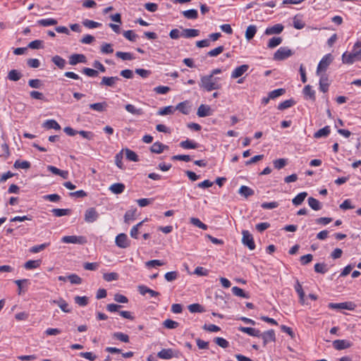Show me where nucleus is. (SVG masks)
Listing matches in <instances>:
<instances>
[{
  "mask_svg": "<svg viewBox=\"0 0 361 361\" xmlns=\"http://www.w3.org/2000/svg\"><path fill=\"white\" fill-rule=\"evenodd\" d=\"M27 48L32 49H39L44 48V42L42 40L36 39L34 41L30 42L28 45Z\"/></svg>",
  "mask_w": 361,
  "mask_h": 361,
  "instance_id": "nucleus-44",
  "label": "nucleus"
},
{
  "mask_svg": "<svg viewBox=\"0 0 361 361\" xmlns=\"http://www.w3.org/2000/svg\"><path fill=\"white\" fill-rule=\"evenodd\" d=\"M293 54V51L286 47H280L274 55L275 61H283L291 56Z\"/></svg>",
  "mask_w": 361,
  "mask_h": 361,
  "instance_id": "nucleus-2",
  "label": "nucleus"
},
{
  "mask_svg": "<svg viewBox=\"0 0 361 361\" xmlns=\"http://www.w3.org/2000/svg\"><path fill=\"white\" fill-rule=\"evenodd\" d=\"M183 16L188 19H196L198 16L197 10L190 9L183 12Z\"/></svg>",
  "mask_w": 361,
  "mask_h": 361,
  "instance_id": "nucleus-56",
  "label": "nucleus"
},
{
  "mask_svg": "<svg viewBox=\"0 0 361 361\" xmlns=\"http://www.w3.org/2000/svg\"><path fill=\"white\" fill-rule=\"evenodd\" d=\"M41 264V260H28L26 262L23 267L25 269L30 270L38 268Z\"/></svg>",
  "mask_w": 361,
  "mask_h": 361,
  "instance_id": "nucleus-31",
  "label": "nucleus"
},
{
  "mask_svg": "<svg viewBox=\"0 0 361 361\" xmlns=\"http://www.w3.org/2000/svg\"><path fill=\"white\" fill-rule=\"evenodd\" d=\"M238 193L244 197L245 198H247L250 196H252L255 194L254 190L246 185H242L238 190Z\"/></svg>",
  "mask_w": 361,
  "mask_h": 361,
  "instance_id": "nucleus-24",
  "label": "nucleus"
},
{
  "mask_svg": "<svg viewBox=\"0 0 361 361\" xmlns=\"http://www.w3.org/2000/svg\"><path fill=\"white\" fill-rule=\"evenodd\" d=\"M333 58L331 54H326L319 61L317 68V75H319L322 72L326 71L328 66L332 62Z\"/></svg>",
  "mask_w": 361,
  "mask_h": 361,
  "instance_id": "nucleus-3",
  "label": "nucleus"
},
{
  "mask_svg": "<svg viewBox=\"0 0 361 361\" xmlns=\"http://www.w3.org/2000/svg\"><path fill=\"white\" fill-rule=\"evenodd\" d=\"M175 111V108L172 106H165L162 109H160L157 113L158 115L165 116L169 114H172Z\"/></svg>",
  "mask_w": 361,
  "mask_h": 361,
  "instance_id": "nucleus-54",
  "label": "nucleus"
},
{
  "mask_svg": "<svg viewBox=\"0 0 361 361\" xmlns=\"http://www.w3.org/2000/svg\"><path fill=\"white\" fill-rule=\"evenodd\" d=\"M50 302L57 305L63 312L68 313L71 311V309L68 308V304L61 298L59 300H53Z\"/></svg>",
  "mask_w": 361,
  "mask_h": 361,
  "instance_id": "nucleus-19",
  "label": "nucleus"
},
{
  "mask_svg": "<svg viewBox=\"0 0 361 361\" xmlns=\"http://www.w3.org/2000/svg\"><path fill=\"white\" fill-rule=\"evenodd\" d=\"M333 347L337 350H341L350 348L353 345V343L345 339L335 340L333 341Z\"/></svg>",
  "mask_w": 361,
  "mask_h": 361,
  "instance_id": "nucleus-9",
  "label": "nucleus"
},
{
  "mask_svg": "<svg viewBox=\"0 0 361 361\" xmlns=\"http://www.w3.org/2000/svg\"><path fill=\"white\" fill-rule=\"evenodd\" d=\"M103 279L108 282L116 281L118 279V274L116 272L106 273L104 274Z\"/></svg>",
  "mask_w": 361,
  "mask_h": 361,
  "instance_id": "nucleus-63",
  "label": "nucleus"
},
{
  "mask_svg": "<svg viewBox=\"0 0 361 361\" xmlns=\"http://www.w3.org/2000/svg\"><path fill=\"white\" fill-rule=\"evenodd\" d=\"M78 63H86V56L82 54H72L69 58V63L75 66Z\"/></svg>",
  "mask_w": 361,
  "mask_h": 361,
  "instance_id": "nucleus-16",
  "label": "nucleus"
},
{
  "mask_svg": "<svg viewBox=\"0 0 361 361\" xmlns=\"http://www.w3.org/2000/svg\"><path fill=\"white\" fill-rule=\"evenodd\" d=\"M188 310L191 313H196V312L201 313V312H204L205 311L204 307L198 303L191 304V305H188Z\"/></svg>",
  "mask_w": 361,
  "mask_h": 361,
  "instance_id": "nucleus-38",
  "label": "nucleus"
},
{
  "mask_svg": "<svg viewBox=\"0 0 361 361\" xmlns=\"http://www.w3.org/2000/svg\"><path fill=\"white\" fill-rule=\"evenodd\" d=\"M249 69V66L247 64H243L240 66L236 67L231 73V78L235 79L242 76L245 72H247Z\"/></svg>",
  "mask_w": 361,
  "mask_h": 361,
  "instance_id": "nucleus-11",
  "label": "nucleus"
},
{
  "mask_svg": "<svg viewBox=\"0 0 361 361\" xmlns=\"http://www.w3.org/2000/svg\"><path fill=\"white\" fill-rule=\"evenodd\" d=\"M28 85L32 88L39 89L43 86V82L39 79H30L28 80Z\"/></svg>",
  "mask_w": 361,
  "mask_h": 361,
  "instance_id": "nucleus-58",
  "label": "nucleus"
},
{
  "mask_svg": "<svg viewBox=\"0 0 361 361\" xmlns=\"http://www.w3.org/2000/svg\"><path fill=\"white\" fill-rule=\"evenodd\" d=\"M218 78H212V75H203L200 78L199 85L200 88L207 92L219 90L221 87V85L218 82Z\"/></svg>",
  "mask_w": 361,
  "mask_h": 361,
  "instance_id": "nucleus-1",
  "label": "nucleus"
},
{
  "mask_svg": "<svg viewBox=\"0 0 361 361\" xmlns=\"http://www.w3.org/2000/svg\"><path fill=\"white\" fill-rule=\"evenodd\" d=\"M43 127L47 129L60 130V125L54 119H49L43 123Z\"/></svg>",
  "mask_w": 361,
  "mask_h": 361,
  "instance_id": "nucleus-29",
  "label": "nucleus"
},
{
  "mask_svg": "<svg viewBox=\"0 0 361 361\" xmlns=\"http://www.w3.org/2000/svg\"><path fill=\"white\" fill-rule=\"evenodd\" d=\"M116 246L120 248H127L130 245V241L126 233L118 234L115 239Z\"/></svg>",
  "mask_w": 361,
  "mask_h": 361,
  "instance_id": "nucleus-7",
  "label": "nucleus"
},
{
  "mask_svg": "<svg viewBox=\"0 0 361 361\" xmlns=\"http://www.w3.org/2000/svg\"><path fill=\"white\" fill-rule=\"evenodd\" d=\"M197 114L199 117H206L211 115L210 106L205 104H201L197 109Z\"/></svg>",
  "mask_w": 361,
  "mask_h": 361,
  "instance_id": "nucleus-21",
  "label": "nucleus"
},
{
  "mask_svg": "<svg viewBox=\"0 0 361 361\" xmlns=\"http://www.w3.org/2000/svg\"><path fill=\"white\" fill-rule=\"evenodd\" d=\"M52 62L59 68L63 69L66 66V60L60 56L56 55L51 59Z\"/></svg>",
  "mask_w": 361,
  "mask_h": 361,
  "instance_id": "nucleus-34",
  "label": "nucleus"
},
{
  "mask_svg": "<svg viewBox=\"0 0 361 361\" xmlns=\"http://www.w3.org/2000/svg\"><path fill=\"white\" fill-rule=\"evenodd\" d=\"M180 147L183 149H196L198 147V144L192 140L187 139L180 142Z\"/></svg>",
  "mask_w": 361,
  "mask_h": 361,
  "instance_id": "nucleus-28",
  "label": "nucleus"
},
{
  "mask_svg": "<svg viewBox=\"0 0 361 361\" xmlns=\"http://www.w3.org/2000/svg\"><path fill=\"white\" fill-rule=\"evenodd\" d=\"M200 30L196 29H184L181 33V36L185 38H191L198 36Z\"/></svg>",
  "mask_w": 361,
  "mask_h": 361,
  "instance_id": "nucleus-27",
  "label": "nucleus"
},
{
  "mask_svg": "<svg viewBox=\"0 0 361 361\" xmlns=\"http://www.w3.org/2000/svg\"><path fill=\"white\" fill-rule=\"evenodd\" d=\"M319 90L322 92H326L329 90V83L328 76L326 74H320Z\"/></svg>",
  "mask_w": 361,
  "mask_h": 361,
  "instance_id": "nucleus-17",
  "label": "nucleus"
},
{
  "mask_svg": "<svg viewBox=\"0 0 361 361\" xmlns=\"http://www.w3.org/2000/svg\"><path fill=\"white\" fill-rule=\"evenodd\" d=\"M330 133V128L329 126H326L319 130H317L314 135V137L316 138H320L322 137H326Z\"/></svg>",
  "mask_w": 361,
  "mask_h": 361,
  "instance_id": "nucleus-35",
  "label": "nucleus"
},
{
  "mask_svg": "<svg viewBox=\"0 0 361 361\" xmlns=\"http://www.w3.org/2000/svg\"><path fill=\"white\" fill-rule=\"evenodd\" d=\"M351 302H341V303H333L331 302L328 305V307L332 310H349L353 309Z\"/></svg>",
  "mask_w": 361,
  "mask_h": 361,
  "instance_id": "nucleus-15",
  "label": "nucleus"
},
{
  "mask_svg": "<svg viewBox=\"0 0 361 361\" xmlns=\"http://www.w3.org/2000/svg\"><path fill=\"white\" fill-rule=\"evenodd\" d=\"M120 80V78L118 76L114 77H103L102 81L99 85L101 86H106L114 87L117 81Z\"/></svg>",
  "mask_w": 361,
  "mask_h": 361,
  "instance_id": "nucleus-13",
  "label": "nucleus"
},
{
  "mask_svg": "<svg viewBox=\"0 0 361 361\" xmlns=\"http://www.w3.org/2000/svg\"><path fill=\"white\" fill-rule=\"evenodd\" d=\"M238 330L241 332L247 334L251 336L259 338L261 336V331L259 329L255 328L240 326Z\"/></svg>",
  "mask_w": 361,
  "mask_h": 361,
  "instance_id": "nucleus-18",
  "label": "nucleus"
},
{
  "mask_svg": "<svg viewBox=\"0 0 361 361\" xmlns=\"http://www.w3.org/2000/svg\"><path fill=\"white\" fill-rule=\"evenodd\" d=\"M303 93L305 97H308L312 101L315 100V92L312 89V87L310 85H307L304 87Z\"/></svg>",
  "mask_w": 361,
  "mask_h": 361,
  "instance_id": "nucleus-41",
  "label": "nucleus"
},
{
  "mask_svg": "<svg viewBox=\"0 0 361 361\" xmlns=\"http://www.w3.org/2000/svg\"><path fill=\"white\" fill-rule=\"evenodd\" d=\"M113 338H116L120 341L124 342V343H128L129 342V336L128 335L123 334L122 332H115L113 334Z\"/></svg>",
  "mask_w": 361,
  "mask_h": 361,
  "instance_id": "nucleus-48",
  "label": "nucleus"
},
{
  "mask_svg": "<svg viewBox=\"0 0 361 361\" xmlns=\"http://www.w3.org/2000/svg\"><path fill=\"white\" fill-rule=\"evenodd\" d=\"M82 24H83V25L85 27H86L87 28H90V29H93V28L99 27L102 25L99 23L95 22V21L92 20H88V19L84 20L82 21Z\"/></svg>",
  "mask_w": 361,
  "mask_h": 361,
  "instance_id": "nucleus-49",
  "label": "nucleus"
},
{
  "mask_svg": "<svg viewBox=\"0 0 361 361\" xmlns=\"http://www.w3.org/2000/svg\"><path fill=\"white\" fill-rule=\"evenodd\" d=\"M242 243L247 246L250 250L255 248V244L252 235L248 231H243Z\"/></svg>",
  "mask_w": 361,
  "mask_h": 361,
  "instance_id": "nucleus-6",
  "label": "nucleus"
},
{
  "mask_svg": "<svg viewBox=\"0 0 361 361\" xmlns=\"http://www.w3.org/2000/svg\"><path fill=\"white\" fill-rule=\"evenodd\" d=\"M22 73L16 69L11 70L7 75V78L11 81L16 82L22 78Z\"/></svg>",
  "mask_w": 361,
  "mask_h": 361,
  "instance_id": "nucleus-25",
  "label": "nucleus"
},
{
  "mask_svg": "<svg viewBox=\"0 0 361 361\" xmlns=\"http://www.w3.org/2000/svg\"><path fill=\"white\" fill-rule=\"evenodd\" d=\"M232 293L233 295H236V296H239L240 298H249V295L246 293H245V291L238 287V286H233L232 288Z\"/></svg>",
  "mask_w": 361,
  "mask_h": 361,
  "instance_id": "nucleus-45",
  "label": "nucleus"
},
{
  "mask_svg": "<svg viewBox=\"0 0 361 361\" xmlns=\"http://www.w3.org/2000/svg\"><path fill=\"white\" fill-rule=\"evenodd\" d=\"M52 214L57 217L69 215L71 210L69 209H53L51 210Z\"/></svg>",
  "mask_w": 361,
  "mask_h": 361,
  "instance_id": "nucleus-39",
  "label": "nucleus"
},
{
  "mask_svg": "<svg viewBox=\"0 0 361 361\" xmlns=\"http://www.w3.org/2000/svg\"><path fill=\"white\" fill-rule=\"evenodd\" d=\"M57 23V20L54 18L41 19L37 21V24L43 27L55 25Z\"/></svg>",
  "mask_w": 361,
  "mask_h": 361,
  "instance_id": "nucleus-36",
  "label": "nucleus"
},
{
  "mask_svg": "<svg viewBox=\"0 0 361 361\" xmlns=\"http://www.w3.org/2000/svg\"><path fill=\"white\" fill-rule=\"evenodd\" d=\"M126 110L133 114V115H142L143 114V111L142 109H137L134 105L128 104L125 106Z\"/></svg>",
  "mask_w": 361,
  "mask_h": 361,
  "instance_id": "nucleus-32",
  "label": "nucleus"
},
{
  "mask_svg": "<svg viewBox=\"0 0 361 361\" xmlns=\"http://www.w3.org/2000/svg\"><path fill=\"white\" fill-rule=\"evenodd\" d=\"M282 42V38L281 37H274L269 40L267 44L268 48L273 49L279 46Z\"/></svg>",
  "mask_w": 361,
  "mask_h": 361,
  "instance_id": "nucleus-43",
  "label": "nucleus"
},
{
  "mask_svg": "<svg viewBox=\"0 0 361 361\" xmlns=\"http://www.w3.org/2000/svg\"><path fill=\"white\" fill-rule=\"evenodd\" d=\"M214 342L219 346L226 348L229 346V343L225 338L221 337H216L214 339Z\"/></svg>",
  "mask_w": 361,
  "mask_h": 361,
  "instance_id": "nucleus-62",
  "label": "nucleus"
},
{
  "mask_svg": "<svg viewBox=\"0 0 361 361\" xmlns=\"http://www.w3.org/2000/svg\"><path fill=\"white\" fill-rule=\"evenodd\" d=\"M74 301L79 306L85 307L88 304V298L87 296H75Z\"/></svg>",
  "mask_w": 361,
  "mask_h": 361,
  "instance_id": "nucleus-51",
  "label": "nucleus"
},
{
  "mask_svg": "<svg viewBox=\"0 0 361 361\" xmlns=\"http://www.w3.org/2000/svg\"><path fill=\"white\" fill-rule=\"evenodd\" d=\"M295 104V101L292 99H287L280 103L278 106L279 110H284L288 109Z\"/></svg>",
  "mask_w": 361,
  "mask_h": 361,
  "instance_id": "nucleus-47",
  "label": "nucleus"
},
{
  "mask_svg": "<svg viewBox=\"0 0 361 361\" xmlns=\"http://www.w3.org/2000/svg\"><path fill=\"white\" fill-rule=\"evenodd\" d=\"M137 290L142 295H145L146 293L149 294L150 296L153 298H158L160 295V293L159 292L150 289L149 288L145 285L138 286Z\"/></svg>",
  "mask_w": 361,
  "mask_h": 361,
  "instance_id": "nucleus-12",
  "label": "nucleus"
},
{
  "mask_svg": "<svg viewBox=\"0 0 361 361\" xmlns=\"http://www.w3.org/2000/svg\"><path fill=\"white\" fill-rule=\"evenodd\" d=\"M273 164L275 169H281L287 164V159L283 158L276 159L273 161Z\"/></svg>",
  "mask_w": 361,
  "mask_h": 361,
  "instance_id": "nucleus-61",
  "label": "nucleus"
},
{
  "mask_svg": "<svg viewBox=\"0 0 361 361\" xmlns=\"http://www.w3.org/2000/svg\"><path fill=\"white\" fill-rule=\"evenodd\" d=\"M31 166V164L28 161H20L18 159L15 161L13 167L16 169H28Z\"/></svg>",
  "mask_w": 361,
  "mask_h": 361,
  "instance_id": "nucleus-37",
  "label": "nucleus"
},
{
  "mask_svg": "<svg viewBox=\"0 0 361 361\" xmlns=\"http://www.w3.org/2000/svg\"><path fill=\"white\" fill-rule=\"evenodd\" d=\"M61 242L63 243L83 245L87 243V239L85 236L82 235H66L61 238Z\"/></svg>",
  "mask_w": 361,
  "mask_h": 361,
  "instance_id": "nucleus-5",
  "label": "nucleus"
},
{
  "mask_svg": "<svg viewBox=\"0 0 361 361\" xmlns=\"http://www.w3.org/2000/svg\"><path fill=\"white\" fill-rule=\"evenodd\" d=\"M259 338L263 340L264 345H266L269 342H274L276 341L275 331L273 329L261 333Z\"/></svg>",
  "mask_w": 361,
  "mask_h": 361,
  "instance_id": "nucleus-10",
  "label": "nucleus"
},
{
  "mask_svg": "<svg viewBox=\"0 0 361 361\" xmlns=\"http://www.w3.org/2000/svg\"><path fill=\"white\" fill-rule=\"evenodd\" d=\"M314 271L319 274H325L328 271L327 265L325 263H317L314 264Z\"/></svg>",
  "mask_w": 361,
  "mask_h": 361,
  "instance_id": "nucleus-46",
  "label": "nucleus"
},
{
  "mask_svg": "<svg viewBox=\"0 0 361 361\" xmlns=\"http://www.w3.org/2000/svg\"><path fill=\"white\" fill-rule=\"evenodd\" d=\"M190 223L192 224H193L194 226L200 228H202V230H207V226L206 224H204V223H202L199 219L197 218H195V217H192L190 218Z\"/></svg>",
  "mask_w": 361,
  "mask_h": 361,
  "instance_id": "nucleus-57",
  "label": "nucleus"
},
{
  "mask_svg": "<svg viewBox=\"0 0 361 361\" xmlns=\"http://www.w3.org/2000/svg\"><path fill=\"white\" fill-rule=\"evenodd\" d=\"M163 326L166 329H176L179 326V324L172 319H167L163 322Z\"/></svg>",
  "mask_w": 361,
  "mask_h": 361,
  "instance_id": "nucleus-55",
  "label": "nucleus"
},
{
  "mask_svg": "<svg viewBox=\"0 0 361 361\" xmlns=\"http://www.w3.org/2000/svg\"><path fill=\"white\" fill-rule=\"evenodd\" d=\"M123 149L121 150L119 153L116 154L115 156V164L116 165L121 169H124V166L123 164Z\"/></svg>",
  "mask_w": 361,
  "mask_h": 361,
  "instance_id": "nucleus-60",
  "label": "nucleus"
},
{
  "mask_svg": "<svg viewBox=\"0 0 361 361\" xmlns=\"http://www.w3.org/2000/svg\"><path fill=\"white\" fill-rule=\"evenodd\" d=\"M180 353L171 348H164L157 353V357L163 360H169L173 357L178 358Z\"/></svg>",
  "mask_w": 361,
  "mask_h": 361,
  "instance_id": "nucleus-4",
  "label": "nucleus"
},
{
  "mask_svg": "<svg viewBox=\"0 0 361 361\" xmlns=\"http://www.w3.org/2000/svg\"><path fill=\"white\" fill-rule=\"evenodd\" d=\"M257 28L255 25H249L245 32V38L247 40L252 39L256 34Z\"/></svg>",
  "mask_w": 361,
  "mask_h": 361,
  "instance_id": "nucleus-42",
  "label": "nucleus"
},
{
  "mask_svg": "<svg viewBox=\"0 0 361 361\" xmlns=\"http://www.w3.org/2000/svg\"><path fill=\"white\" fill-rule=\"evenodd\" d=\"M168 148L169 147L167 145H165L160 142H156L151 146L150 151L152 153L161 154L165 149Z\"/></svg>",
  "mask_w": 361,
  "mask_h": 361,
  "instance_id": "nucleus-20",
  "label": "nucleus"
},
{
  "mask_svg": "<svg viewBox=\"0 0 361 361\" xmlns=\"http://www.w3.org/2000/svg\"><path fill=\"white\" fill-rule=\"evenodd\" d=\"M295 289L299 295L300 302L303 303L304 298H305V293L303 291L302 285L300 283V282L298 280H297L296 284L295 286Z\"/></svg>",
  "mask_w": 361,
  "mask_h": 361,
  "instance_id": "nucleus-50",
  "label": "nucleus"
},
{
  "mask_svg": "<svg viewBox=\"0 0 361 361\" xmlns=\"http://www.w3.org/2000/svg\"><path fill=\"white\" fill-rule=\"evenodd\" d=\"M67 278L72 284H80L82 283V279L75 274H70Z\"/></svg>",
  "mask_w": 361,
  "mask_h": 361,
  "instance_id": "nucleus-64",
  "label": "nucleus"
},
{
  "mask_svg": "<svg viewBox=\"0 0 361 361\" xmlns=\"http://www.w3.org/2000/svg\"><path fill=\"white\" fill-rule=\"evenodd\" d=\"M124 151H125L126 159L128 160L132 161H139L138 156L135 152H133V150H131L130 149H126Z\"/></svg>",
  "mask_w": 361,
  "mask_h": 361,
  "instance_id": "nucleus-40",
  "label": "nucleus"
},
{
  "mask_svg": "<svg viewBox=\"0 0 361 361\" xmlns=\"http://www.w3.org/2000/svg\"><path fill=\"white\" fill-rule=\"evenodd\" d=\"M99 218V214L94 207L88 208L85 212V221L87 223H93Z\"/></svg>",
  "mask_w": 361,
  "mask_h": 361,
  "instance_id": "nucleus-8",
  "label": "nucleus"
},
{
  "mask_svg": "<svg viewBox=\"0 0 361 361\" xmlns=\"http://www.w3.org/2000/svg\"><path fill=\"white\" fill-rule=\"evenodd\" d=\"M108 107V104L106 102H99V103H94L90 104V109L98 111V112H103L106 110Z\"/></svg>",
  "mask_w": 361,
  "mask_h": 361,
  "instance_id": "nucleus-23",
  "label": "nucleus"
},
{
  "mask_svg": "<svg viewBox=\"0 0 361 361\" xmlns=\"http://www.w3.org/2000/svg\"><path fill=\"white\" fill-rule=\"evenodd\" d=\"M175 110H178L183 114H189V109L187 106V102H183L178 104V105L176 106Z\"/></svg>",
  "mask_w": 361,
  "mask_h": 361,
  "instance_id": "nucleus-59",
  "label": "nucleus"
},
{
  "mask_svg": "<svg viewBox=\"0 0 361 361\" xmlns=\"http://www.w3.org/2000/svg\"><path fill=\"white\" fill-rule=\"evenodd\" d=\"M307 196V192H302L299 193L298 195H297L293 199L292 202L295 206L300 205L303 202V201L305 200V199L306 198Z\"/></svg>",
  "mask_w": 361,
  "mask_h": 361,
  "instance_id": "nucleus-30",
  "label": "nucleus"
},
{
  "mask_svg": "<svg viewBox=\"0 0 361 361\" xmlns=\"http://www.w3.org/2000/svg\"><path fill=\"white\" fill-rule=\"evenodd\" d=\"M285 93H286L285 89L279 88V89H276L273 91H271L269 93V98H271V99H274L283 95Z\"/></svg>",
  "mask_w": 361,
  "mask_h": 361,
  "instance_id": "nucleus-52",
  "label": "nucleus"
},
{
  "mask_svg": "<svg viewBox=\"0 0 361 361\" xmlns=\"http://www.w3.org/2000/svg\"><path fill=\"white\" fill-rule=\"evenodd\" d=\"M308 204L313 210L315 211H318L322 209V204L319 201L312 197L308 198Z\"/></svg>",
  "mask_w": 361,
  "mask_h": 361,
  "instance_id": "nucleus-33",
  "label": "nucleus"
},
{
  "mask_svg": "<svg viewBox=\"0 0 361 361\" xmlns=\"http://www.w3.org/2000/svg\"><path fill=\"white\" fill-rule=\"evenodd\" d=\"M342 61L343 63L347 64H352L356 60V56L353 51V53L348 54L347 52H345L342 56Z\"/></svg>",
  "mask_w": 361,
  "mask_h": 361,
  "instance_id": "nucleus-26",
  "label": "nucleus"
},
{
  "mask_svg": "<svg viewBox=\"0 0 361 361\" xmlns=\"http://www.w3.org/2000/svg\"><path fill=\"white\" fill-rule=\"evenodd\" d=\"M283 25L278 23L271 27H268L264 32L267 35H277L280 34L283 30Z\"/></svg>",
  "mask_w": 361,
  "mask_h": 361,
  "instance_id": "nucleus-14",
  "label": "nucleus"
},
{
  "mask_svg": "<svg viewBox=\"0 0 361 361\" xmlns=\"http://www.w3.org/2000/svg\"><path fill=\"white\" fill-rule=\"evenodd\" d=\"M116 56L118 57V58H120L122 60H133L135 59V57L133 56V55L130 53V52H123V51H117L116 53Z\"/></svg>",
  "mask_w": 361,
  "mask_h": 361,
  "instance_id": "nucleus-53",
  "label": "nucleus"
},
{
  "mask_svg": "<svg viewBox=\"0 0 361 361\" xmlns=\"http://www.w3.org/2000/svg\"><path fill=\"white\" fill-rule=\"evenodd\" d=\"M125 188H126V186L123 183H116L112 184L109 187V190L114 194L119 195V194H121L124 191Z\"/></svg>",
  "mask_w": 361,
  "mask_h": 361,
  "instance_id": "nucleus-22",
  "label": "nucleus"
}]
</instances>
